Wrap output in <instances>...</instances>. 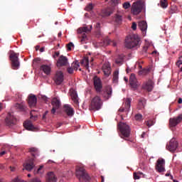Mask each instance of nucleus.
Returning a JSON list of instances; mask_svg holds the SVG:
<instances>
[{
	"label": "nucleus",
	"mask_w": 182,
	"mask_h": 182,
	"mask_svg": "<svg viewBox=\"0 0 182 182\" xmlns=\"http://www.w3.org/2000/svg\"><path fill=\"white\" fill-rule=\"evenodd\" d=\"M153 81L151 80H149L146 82L143 85V89L147 90V92H151L153 90Z\"/></svg>",
	"instance_id": "5701e85b"
},
{
	"label": "nucleus",
	"mask_w": 182,
	"mask_h": 182,
	"mask_svg": "<svg viewBox=\"0 0 182 182\" xmlns=\"http://www.w3.org/2000/svg\"><path fill=\"white\" fill-rule=\"evenodd\" d=\"M51 105L53 107H55V109H59V107H60V100H59L56 97H54L51 101Z\"/></svg>",
	"instance_id": "c85d7f7f"
},
{
	"label": "nucleus",
	"mask_w": 182,
	"mask_h": 182,
	"mask_svg": "<svg viewBox=\"0 0 182 182\" xmlns=\"http://www.w3.org/2000/svg\"><path fill=\"white\" fill-rule=\"evenodd\" d=\"M16 122H18V120L16 119V117H15L14 114L9 112L4 119V124L7 127H14V126L16 125Z\"/></svg>",
	"instance_id": "39448f33"
},
{
	"label": "nucleus",
	"mask_w": 182,
	"mask_h": 182,
	"mask_svg": "<svg viewBox=\"0 0 182 182\" xmlns=\"http://www.w3.org/2000/svg\"><path fill=\"white\" fill-rule=\"evenodd\" d=\"M177 147H178V142L176 140V138H172L168 144L166 145V149L171 153H175Z\"/></svg>",
	"instance_id": "6e6552de"
},
{
	"label": "nucleus",
	"mask_w": 182,
	"mask_h": 182,
	"mask_svg": "<svg viewBox=\"0 0 182 182\" xmlns=\"http://www.w3.org/2000/svg\"><path fill=\"white\" fill-rule=\"evenodd\" d=\"M80 68V64L79 63V60H75L73 63V68H74V70H77Z\"/></svg>",
	"instance_id": "58836bf2"
},
{
	"label": "nucleus",
	"mask_w": 182,
	"mask_h": 182,
	"mask_svg": "<svg viewBox=\"0 0 182 182\" xmlns=\"http://www.w3.org/2000/svg\"><path fill=\"white\" fill-rule=\"evenodd\" d=\"M60 55V53L59 51L55 52V55L53 56V58H55V56H59Z\"/></svg>",
	"instance_id": "bf43d9fd"
},
{
	"label": "nucleus",
	"mask_w": 182,
	"mask_h": 182,
	"mask_svg": "<svg viewBox=\"0 0 182 182\" xmlns=\"http://www.w3.org/2000/svg\"><path fill=\"white\" fill-rule=\"evenodd\" d=\"M41 168H43V166H41L38 169H37V173H39L41 170Z\"/></svg>",
	"instance_id": "338daca9"
},
{
	"label": "nucleus",
	"mask_w": 182,
	"mask_h": 182,
	"mask_svg": "<svg viewBox=\"0 0 182 182\" xmlns=\"http://www.w3.org/2000/svg\"><path fill=\"white\" fill-rule=\"evenodd\" d=\"M140 176L137 175V173L134 172V180H139Z\"/></svg>",
	"instance_id": "5fc2aeb1"
},
{
	"label": "nucleus",
	"mask_w": 182,
	"mask_h": 182,
	"mask_svg": "<svg viewBox=\"0 0 182 182\" xmlns=\"http://www.w3.org/2000/svg\"><path fill=\"white\" fill-rule=\"evenodd\" d=\"M48 113H49V111H46L43 114V119L45 120V119H46V114H48Z\"/></svg>",
	"instance_id": "4d7b16f0"
},
{
	"label": "nucleus",
	"mask_w": 182,
	"mask_h": 182,
	"mask_svg": "<svg viewBox=\"0 0 182 182\" xmlns=\"http://www.w3.org/2000/svg\"><path fill=\"white\" fill-rule=\"evenodd\" d=\"M92 25L87 26L85 24L84 26L79 28L77 32V33H89L90 32H92Z\"/></svg>",
	"instance_id": "f3484780"
},
{
	"label": "nucleus",
	"mask_w": 182,
	"mask_h": 182,
	"mask_svg": "<svg viewBox=\"0 0 182 182\" xmlns=\"http://www.w3.org/2000/svg\"><path fill=\"white\" fill-rule=\"evenodd\" d=\"M149 49V47L147 46H144L143 47V49L141 52V55H144V53H147V50Z\"/></svg>",
	"instance_id": "49530a36"
},
{
	"label": "nucleus",
	"mask_w": 182,
	"mask_h": 182,
	"mask_svg": "<svg viewBox=\"0 0 182 182\" xmlns=\"http://www.w3.org/2000/svg\"><path fill=\"white\" fill-rule=\"evenodd\" d=\"M146 106V100L141 99L139 100L137 109L139 110H141V109H144Z\"/></svg>",
	"instance_id": "473e14b6"
},
{
	"label": "nucleus",
	"mask_w": 182,
	"mask_h": 182,
	"mask_svg": "<svg viewBox=\"0 0 182 182\" xmlns=\"http://www.w3.org/2000/svg\"><path fill=\"white\" fill-rule=\"evenodd\" d=\"M29 182H41L38 178H33Z\"/></svg>",
	"instance_id": "864d4df0"
},
{
	"label": "nucleus",
	"mask_w": 182,
	"mask_h": 182,
	"mask_svg": "<svg viewBox=\"0 0 182 182\" xmlns=\"http://www.w3.org/2000/svg\"><path fill=\"white\" fill-rule=\"evenodd\" d=\"M16 107H17V109H19V110H25V106L19 103L16 104Z\"/></svg>",
	"instance_id": "37998d69"
},
{
	"label": "nucleus",
	"mask_w": 182,
	"mask_h": 182,
	"mask_svg": "<svg viewBox=\"0 0 182 182\" xmlns=\"http://www.w3.org/2000/svg\"><path fill=\"white\" fill-rule=\"evenodd\" d=\"M102 108V100L100 97H95L90 106V110H100Z\"/></svg>",
	"instance_id": "0eeeda50"
},
{
	"label": "nucleus",
	"mask_w": 182,
	"mask_h": 182,
	"mask_svg": "<svg viewBox=\"0 0 182 182\" xmlns=\"http://www.w3.org/2000/svg\"><path fill=\"white\" fill-rule=\"evenodd\" d=\"M102 70L105 76H110V73H112V68L109 64H104L102 65Z\"/></svg>",
	"instance_id": "4be33fe9"
},
{
	"label": "nucleus",
	"mask_w": 182,
	"mask_h": 182,
	"mask_svg": "<svg viewBox=\"0 0 182 182\" xmlns=\"http://www.w3.org/2000/svg\"><path fill=\"white\" fill-rule=\"evenodd\" d=\"M40 61H41L40 58H37L33 60L34 63H39Z\"/></svg>",
	"instance_id": "13d9d810"
},
{
	"label": "nucleus",
	"mask_w": 182,
	"mask_h": 182,
	"mask_svg": "<svg viewBox=\"0 0 182 182\" xmlns=\"http://www.w3.org/2000/svg\"><path fill=\"white\" fill-rule=\"evenodd\" d=\"M113 14V9L112 7H107L106 9H103L101 11L100 15L102 18H106L107 16H110Z\"/></svg>",
	"instance_id": "dca6fc26"
},
{
	"label": "nucleus",
	"mask_w": 182,
	"mask_h": 182,
	"mask_svg": "<svg viewBox=\"0 0 182 182\" xmlns=\"http://www.w3.org/2000/svg\"><path fill=\"white\" fill-rule=\"evenodd\" d=\"M122 21H123V16H122V15L120 14H116L114 16V22L117 25H120V23H122Z\"/></svg>",
	"instance_id": "7c9ffc66"
},
{
	"label": "nucleus",
	"mask_w": 182,
	"mask_h": 182,
	"mask_svg": "<svg viewBox=\"0 0 182 182\" xmlns=\"http://www.w3.org/2000/svg\"><path fill=\"white\" fill-rule=\"evenodd\" d=\"M68 58L64 55H60L57 61V67L62 68V66H66L68 65Z\"/></svg>",
	"instance_id": "2eb2a0df"
},
{
	"label": "nucleus",
	"mask_w": 182,
	"mask_h": 182,
	"mask_svg": "<svg viewBox=\"0 0 182 182\" xmlns=\"http://www.w3.org/2000/svg\"><path fill=\"white\" fill-rule=\"evenodd\" d=\"M79 38H81L80 42L82 44L86 43L87 42V36L85 33H79Z\"/></svg>",
	"instance_id": "f704fd0d"
},
{
	"label": "nucleus",
	"mask_w": 182,
	"mask_h": 182,
	"mask_svg": "<svg viewBox=\"0 0 182 182\" xmlns=\"http://www.w3.org/2000/svg\"><path fill=\"white\" fill-rule=\"evenodd\" d=\"M140 43V38L136 34H132L128 36L125 38L124 46L127 49H133V48H136Z\"/></svg>",
	"instance_id": "f03ea898"
},
{
	"label": "nucleus",
	"mask_w": 182,
	"mask_h": 182,
	"mask_svg": "<svg viewBox=\"0 0 182 182\" xmlns=\"http://www.w3.org/2000/svg\"><path fill=\"white\" fill-rule=\"evenodd\" d=\"M177 11H178V9L177 8V6L176 5H171V14H176V12H177Z\"/></svg>",
	"instance_id": "a19ab883"
},
{
	"label": "nucleus",
	"mask_w": 182,
	"mask_h": 182,
	"mask_svg": "<svg viewBox=\"0 0 182 182\" xmlns=\"http://www.w3.org/2000/svg\"><path fill=\"white\" fill-rule=\"evenodd\" d=\"M112 4H114V5H117V4L119 3V0H112Z\"/></svg>",
	"instance_id": "052dcab7"
},
{
	"label": "nucleus",
	"mask_w": 182,
	"mask_h": 182,
	"mask_svg": "<svg viewBox=\"0 0 182 182\" xmlns=\"http://www.w3.org/2000/svg\"><path fill=\"white\" fill-rule=\"evenodd\" d=\"M164 164H166V161L164 159H159L157 160L155 168L158 173H164L166 171Z\"/></svg>",
	"instance_id": "9d476101"
},
{
	"label": "nucleus",
	"mask_w": 182,
	"mask_h": 182,
	"mask_svg": "<svg viewBox=\"0 0 182 182\" xmlns=\"http://www.w3.org/2000/svg\"><path fill=\"white\" fill-rule=\"evenodd\" d=\"M145 123L148 127H151V126H153L154 124V121L149 120V121L146 122Z\"/></svg>",
	"instance_id": "c03bdc74"
},
{
	"label": "nucleus",
	"mask_w": 182,
	"mask_h": 182,
	"mask_svg": "<svg viewBox=\"0 0 182 182\" xmlns=\"http://www.w3.org/2000/svg\"><path fill=\"white\" fill-rule=\"evenodd\" d=\"M28 153H31V156L34 157L33 159H35L39 156V149L36 147H31L28 148Z\"/></svg>",
	"instance_id": "393cba45"
},
{
	"label": "nucleus",
	"mask_w": 182,
	"mask_h": 182,
	"mask_svg": "<svg viewBox=\"0 0 182 182\" xmlns=\"http://www.w3.org/2000/svg\"><path fill=\"white\" fill-rule=\"evenodd\" d=\"M124 62V55L121 54L117 56V58L115 60V63L117 65H123Z\"/></svg>",
	"instance_id": "c756f323"
},
{
	"label": "nucleus",
	"mask_w": 182,
	"mask_h": 182,
	"mask_svg": "<svg viewBox=\"0 0 182 182\" xmlns=\"http://www.w3.org/2000/svg\"><path fill=\"white\" fill-rule=\"evenodd\" d=\"M178 103L179 105H181V103H182V99H181V98H179V99L178 100Z\"/></svg>",
	"instance_id": "774afa93"
},
{
	"label": "nucleus",
	"mask_w": 182,
	"mask_h": 182,
	"mask_svg": "<svg viewBox=\"0 0 182 182\" xmlns=\"http://www.w3.org/2000/svg\"><path fill=\"white\" fill-rule=\"evenodd\" d=\"M132 29H133V31H136V29H137V23H136V22L132 23Z\"/></svg>",
	"instance_id": "603ef678"
},
{
	"label": "nucleus",
	"mask_w": 182,
	"mask_h": 182,
	"mask_svg": "<svg viewBox=\"0 0 182 182\" xmlns=\"http://www.w3.org/2000/svg\"><path fill=\"white\" fill-rule=\"evenodd\" d=\"M71 98L73 100L74 103H79V99L77 97V92L76 91H73L70 94Z\"/></svg>",
	"instance_id": "2f4dec72"
},
{
	"label": "nucleus",
	"mask_w": 182,
	"mask_h": 182,
	"mask_svg": "<svg viewBox=\"0 0 182 182\" xmlns=\"http://www.w3.org/2000/svg\"><path fill=\"white\" fill-rule=\"evenodd\" d=\"M19 54L11 51L9 55V59L11 61L12 69L16 70L19 68Z\"/></svg>",
	"instance_id": "423d86ee"
},
{
	"label": "nucleus",
	"mask_w": 182,
	"mask_h": 182,
	"mask_svg": "<svg viewBox=\"0 0 182 182\" xmlns=\"http://www.w3.org/2000/svg\"><path fill=\"white\" fill-rule=\"evenodd\" d=\"M23 126H24V128L26 129V130H29L31 132H33V130H35V129H36L33 124H32V122L31 121H27V122H25L23 123Z\"/></svg>",
	"instance_id": "a878e982"
},
{
	"label": "nucleus",
	"mask_w": 182,
	"mask_h": 182,
	"mask_svg": "<svg viewBox=\"0 0 182 182\" xmlns=\"http://www.w3.org/2000/svg\"><path fill=\"white\" fill-rule=\"evenodd\" d=\"M53 80L57 86H60V85L63 83V80H65V75H63V72L57 71L55 73Z\"/></svg>",
	"instance_id": "1a4fd4ad"
},
{
	"label": "nucleus",
	"mask_w": 182,
	"mask_h": 182,
	"mask_svg": "<svg viewBox=\"0 0 182 182\" xmlns=\"http://www.w3.org/2000/svg\"><path fill=\"white\" fill-rule=\"evenodd\" d=\"M122 6H123L124 9H129V8H130V6H131L130 2H129V1L124 2L122 4Z\"/></svg>",
	"instance_id": "79ce46f5"
},
{
	"label": "nucleus",
	"mask_w": 182,
	"mask_h": 182,
	"mask_svg": "<svg viewBox=\"0 0 182 182\" xmlns=\"http://www.w3.org/2000/svg\"><path fill=\"white\" fill-rule=\"evenodd\" d=\"M182 121V114H179L177 117L170 118L169 119V127H176L178 124H180Z\"/></svg>",
	"instance_id": "f8f14e48"
},
{
	"label": "nucleus",
	"mask_w": 182,
	"mask_h": 182,
	"mask_svg": "<svg viewBox=\"0 0 182 182\" xmlns=\"http://www.w3.org/2000/svg\"><path fill=\"white\" fill-rule=\"evenodd\" d=\"M129 85L133 89H137V79L134 73H132L129 77Z\"/></svg>",
	"instance_id": "6ab92c4d"
},
{
	"label": "nucleus",
	"mask_w": 182,
	"mask_h": 182,
	"mask_svg": "<svg viewBox=\"0 0 182 182\" xmlns=\"http://www.w3.org/2000/svg\"><path fill=\"white\" fill-rule=\"evenodd\" d=\"M160 6L164 9H165V8H167L168 6V3L167 2V0H160Z\"/></svg>",
	"instance_id": "e433bc0d"
},
{
	"label": "nucleus",
	"mask_w": 182,
	"mask_h": 182,
	"mask_svg": "<svg viewBox=\"0 0 182 182\" xmlns=\"http://www.w3.org/2000/svg\"><path fill=\"white\" fill-rule=\"evenodd\" d=\"M94 87L97 93H100V92H102V89H103L102 80L96 76L94 77Z\"/></svg>",
	"instance_id": "ddd939ff"
},
{
	"label": "nucleus",
	"mask_w": 182,
	"mask_h": 182,
	"mask_svg": "<svg viewBox=\"0 0 182 182\" xmlns=\"http://www.w3.org/2000/svg\"><path fill=\"white\" fill-rule=\"evenodd\" d=\"M119 80V70H116L113 74V82H117Z\"/></svg>",
	"instance_id": "4c0bfd02"
},
{
	"label": "nucleus",
	"mask_w": 182,
	"mask_h": 182,
	"mask_svg": "<svg viewBox=\"0 0 182 182\" xmlns=\"http://www.w3.org/2000/svg\"><path fill=\"white\" fill-rule=\"evenodd\" d=\"M38 102V98L36 95H30L28 96V106L30 107H35L36 106V103Z\"/></svg>",
	"instance_id": "aec40b11"
},
{
	"label": "nucleus",
	"mask_w": 182,
	"mask_h": 182,
	"mask_svg": "<svg viewBox=\"0 0 182 182\" xmlns=\"http://www.w3.org/2000/svg\"><path fill=\"white\" fill-rule=\"evenodd\" d=\"M138 28H140V31H141V32H145L147 31V22L144 21H141L139 22L138 24Z\"/></svg>",
	"instance_id": "bb28decb"
},
{
	"label": "nucleus",
	"mask_w": 182,
	"mask_h": 182,
	"mask_svg": "<svg viewBox=\"0 0 182 182\" xmlns=\"http://www.w3.org/2000/svg\"><path fill=\"white\" fill-rule=\"evenodd\" d=\"M144 1L141 0H139L134 3H133L131 9V12L134 15H139L143 11V8H144Z\"/></svg>",
	"instance_id": "7ed1b4c3"
},
{
	"label": "nucleus",
	"mask_w": 182,
	"mask_h": 182,
	"mask_svg": "<svg viewBox=\"0 0 182 182\" xmlns=\"http://www.w3.org/2000/svg\"><path fill=\"white\" fill-rule=\"evenodd\" d=\"M95 36H96V38H100V36H102V32L100 31V29H97L96 31Z\"/></svg>",
	"instance_id": "09e8293b"
},
{
	"label": "nucleus",
	"mask_w": 182,
	"mask_h": 182,
	"mask_svg": "<svg viewBox=\"0 0 182 182\" xmlns=\"http://www.w3.org/2000/svg\"><path fill=\"white\" fill-rule=\"evenodd\" d=\"M64 112L66 113L67 116H69V117H72L73 114H75V110L70 107V105L66 104L64 105Z\"/></svg>",
	"instance_id": "a211bd4d"
},
{
	"label": "nucleus",
	"mask_w": 182,
	"mask_h": 182,
	"mask_svg": "<svg viewBox=\"0 0 182 182\" xmlns=\"http://www.w3.org/2000/svg\"><path fill=\"white\" fill-rule=\"evenodd\" d=\"M12 182H21V181H19V179L18 178H15Z\"/></svg>",
	"instance_id": "0e129e2a"
},
{
	"label": "nucleus",
	"mask_w": 182,
	"mask_h": 182,
	"mask_svg": "<svg viewBox=\"0 0 182 182\" xmlns=\"http://www.w3.org/2000/svg\"><path fill=\"white\" fill-rule=\"evenodd\" d=\"M112 87H107L105 90V91L103 92L102 96L105 97V100H109L110 97H112Z\"/></svg>",
	"instance_id": "b1692460"
},
{
	"label": "nucleus",
	"mask_w": 182,
	"mask_h": 182,
	"mask_svg": "<svg viewBox=\"0 0 182 182\" xmlns=\"http://www.w3.org/2000/svg\"><path fill=\"white\" fill-rule=\"evenodd\" d=\"M42 99L44 100V102H48V97L47 96H42Z\"/></svg>",
	"instance_id": "680f3d73"
},
{
	"label": "nucleus",
	"mask_w": 182,
	"mask_h": 182,
	"mask_svg": "<svg viewBox=\"0 0 182 182\" xmlns=\"http://www.w3.org/2000/svg\"><path fill=\"white\" fill-rule=\"evenodd\" d=\"M46 182H58V178L55 173L50 171L47 173Z\"/></svg>",
	"instance_id": "412c9836"
},
{
	"label": "nucleus",
	"mask_w": 182,
	"mask_h": 182,
	"mask_svg": "<svg viewBox=\"0 0 182 182\" xmlns=\"http://www.w3.org/2000/svg\"><path fill=\"white\" fill-rule=\"evenodd\" d=\"M58 108H55V107H53L51 109L52 114H55L56 113V110H58Z\"/></svg>",
	"instance_id": "6e6d98bb"
},
{
	"label": "nucleus",
	"mask_w": 182,
	"mask_h": 182,
	"mask_svg": "<svg viewBox=\"0 0 182 182\" xmlns=\"http://www.w3.org/2000/svg\"><path fill=\"white\" fill-rule=\"evenodd\" d=\"M81 65H85L86 69H89V57H84L81 61Z\"/></svg>",
	"instance_id": "72a5a7b5"
},
{
	"label": "nucleus",
	"mask_w": 182,
	"mask_h": 182,
	"mask_svg": "<svg viewBox=\"0 0 182 182\" xmlns=\"http://www.w3.org/2000/svg\"><path fill=\"white\" fill-rule=\"evenodd\" d=\"M150 73V68H144L139 71V75L146 76V75H149Z\"/></svg>",
	"instance_id": "c9c22d12"
},
{
	"label": "nucleus",
	"mask_w": 182,
	"mask_h": 182,
	"mask_svg": "<svg viewBox=\"0 0 182 182\" xmlns=\"http://www.w3.org/2000/svg\"><path fill=\"white\" fill-rule=\"evenodd\" d=\"M118 129L123 137H130L132 129H130V127L127 124L119 122Z\"/></svg>",
	"instance_id": "20e7f679"
},
{
	"label": "nucleus",
	"mask_w": 182,
	"mask_h": 182,
	"mask_svg": "<svg viewBox=\"0 0 182 182\" xmlns=\"http://www.w3.org/2000/svg\"><path fill=\"white\" fill-rule=\"evenodd\" d=\"M41 70H43V72L46 74V75H50V66L48 65H42L40 67Z\"/></svg>",
	"instance_id": "cd10ccee"
},
{
	"label": "nucleus",
	"mask_w": 182,
	"mask_h": 182,
	"mask_svg": "<svg viewBox=\"0 0 182 182\" xmlns=\"http://www.w3.org/2000/svg\"><path fill=\"white\" fill-rule=\"evenodd\" d=\"M180 65H182V55L178 58V60L176 62L178 68H180Z\"/></svg>",
	"instance_id": "de8ad7c7"
},
{
	"label": "nucleus",
	"mask_w": 182,
	"mask_h": 182,
	"mask_svg": "<svg viewBox=\"0 0 182 182\" xmlns=\"http://www.w3.org/2000/svg\"><path fill=\"white\" fill-rule=\"evenodd\" d=\"M93 9V4H89L86 7V11H92Z\"/></svg>",
	"instance_id": "3c124183"
},
{
	"label": "nucleus",
	"mask_w": 182,
	"mask_h": 182,
	"mask_svg": "<svg viewBox=\"0 0 182 182\" xmlns=\"http://www.w3.org/2000/svg\"><path fill=\"white\" fill-rule=\"evenodd\" d=\"M96 28L97 29H100V23H97Z\"/></svg>",
	"instance_id": "69168bd1"
},
{
	"label": "nucleus",
	"mask_w": 182,
	"mask_h": 182,
	"mask_svg": "<svg viewBox=\"0 0 182 182\" xmlns=\"http://www.w3.org/2000/svg\"><path fill=\"white\" fill-rule=\"evenodd\" d=\"M134 119L136 122H141V120H143V115H141V114H136L134 116Z\"/></svg>",
	"instance_id": "ea45409f"
},
{
	"label": "nucleus",
	"mask_w": 182,
	"mask_h": 182,
	"mask_svg": "<svg viewBox=\"0 0 182 182\" xmlns=\"http://www.w3.org/2000/svg\"><path fill=\"white\" fill-rule=\"evenodd\" d=\"M104 43H106V45H110V40L104 41Z\"/></svg>",
	"instance_id": "e2e57ef3"
},
{
	"label": "nucleus",
	"mask_w": 182,
	"mask_h": 182,
	"mask_svg": "<svg viewBox=\"0 0 182 182\" xmlns=\"http://www.w3.org/2000/svg\"><path fill=\"white\" fill-rule=\"evenodd\" d=\"M74 70H75L74 68H72V67H69V68H67V72L70 75H73Z\"/></svg>",
	"instance_id": "8fccbe9b"
},
{
	"label": "nucleus",
	"mask_w": 182,
	"mask_h": 182,
	"mask_svg": "<svg viewBox=\"0 0 182 182\" xmlns=\"http://www.w3.org/2000/svg\"><path fill=\"white\" fill-rule=\"evenodd\" d=\"M75 176L80 182H90L92 178L83 166H77L75 168Z\"/></svg>",
	"instance_id": "f257e3e1"
},
{
	"label": "nucleus",
	"mask_w": 182,
	"mask_h": 182,
	"mask_svg": "<svg viewBox=\"0 0 182 182\" xmlns=\"http://www.w3.org/2000/svg\"><path fill=\"white\" fill-rule=\"evenodd\" d=\"M132 107V98H126L124 108L120 107L119 109V112L123 113V112H126L129 113L130 112V107Z\"/></svg>",
	"instance_id": "4468645a"
},
{
	"label": "nucleus",
	"mask_w": 182,
	"mask_h": 182,
	"mask_svg": "<svg viewBox=\"0 0 182 182\" xmlns=\"http://www.w3.org/2000/svg\"><path fill=\"white\" fill-rule=\"evenodd\" d=\"M23 170H26L27 171H32L35 168V158H30L28 159L26 164H23Z\"/></svg>",
	"instance_id": "9b49d317"
},
{
	"label": "nucleus",
	"mask_w": 182,
	"mask_h": 182,
	"mask_svg": "<svg viewBox=\"0 0 182 182\" xmlns=\"http://www.w3.org/2000/svg\"><path fill=\"white\" fill-rule=\"evenodd\" d=\"M72 47H75V45L73 44V43L70 42L68 44H67V49L68 50H72Z\"/></svg>",
	"instance_id": "a18cd8bd"
}]
</instances>
